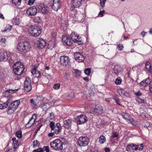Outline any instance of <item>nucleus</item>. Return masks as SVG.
<instances>
[{"mask_svg": "<svg viewBox=\"0 0 152 152\" xmlns=\"http://www.w3.org/2000/svg\"><path fill=\"white\" fill-rule=\"evenodd\" d=\"M49 126L51 132L48 134V136L49 137L55 136H56L55 134L57 135L61 131L62 127L59 123H57L55 125L54 122L51 121L50 123Z\"/></svg>", "mask_w": 152, "mask_h": 152, "instance_id": "f257e3e1", "label": "nucleus"}, {"mask_svg": "<svg viewBox=\"0 0 152 152\" xmlns=\"http://www.w3.org/2000/svg\"><path fill=\"white\" fill-rule=\"evenodd\" d=\"M30 48V45L27 42H21L19 43L17 46V49L19 51L22 52V54H25Z\"/></svg>", "mask_w": 152, "mask_h": 152, "instance_id": "f03ea898", "label": "nucleus"}, {"mask_svg": "<svg viewBox=\"0 0 152 152\" xmlns=\"http://www.w3.org/2000/svg\"><path fill=\"white\" fill-rule=\"evenodd\" d=\"M143 148L142 144L136 145L131 144L127 145L126 150L128 152H138Z\"/></svg>", "mask_w": 152, "mask_h": 152, "instance_id": "7ed1b4c3", "label": "nucleus"}, {"mask_svg": "<svg viewBox=\"0 0 152 152\" xmlns=\"http://www.w3.org/2000/svg\"><path fill=\"white\" fill-rule=\"evenodd\" d=\"M13 72L15 75H20L23 72L24 70V66L20 62L14 64L13 66Z\"/></svg>", "mask_w": 152, "mask_h": 152, "instance_id": "20e7f679", "label": "nucleus"}, {"mask_svg": "<svg viewBox=\"0 0 152 152\" xmlns=\"http://www.w3.org/2000/svg\"><path fill=\"white\" fill-rule=\"evenodd\" d=\"M63 144L62 142L59 139H56L50 143L51 149L56 151L62 150Z\"/></svg>", "mask_w": 152, "mask_h": 152, "instance_id": "39448f33", "label": "nucleus"}, {"mask_svg": "<svg viewBox=\"0 0 152 152\" xmlns=\"http://www.w3.org/2000/svg\"><path fill=\"white\" fill-rule=\"evenodd\" d=\"M20 103L19 100H16L12 102L8 106L7 111L8 113L11 114L13 113L18 107Z\"/></svg>", "mask_w": 152, "mask_h": 152, "instance_id": "423d86ee", "label": "nucleus"}, {"mask_svg": "<svg viewBox=\"0 0 152 152\" xmlns=\"http://www.w3.org/2000/svg\"><path fill=\"white\" fill-rule=\"evenodd\" d=\"M41 33L40 28L37 26H32L29 30V34L34 37L39 36Z\"/></svg>", "mask_w": 152, "mask_h": 152, "instance_id": "0eeeda50", "label": "nucleus"}, {"mask_svg": "<svg viewBox=\"0 0 152 152\" xmlns=\"http://www.w3.org/2000/svg\"><path fill=\"white\" fill-rule=\"evenodd\" d=\"M77 142L80 146L84 147L88 145L89 142V140L86 137H80L78 139Z\"/></svg>", "mask_w": 152, "mask_h": 152, "instance_id": "6e6552de", "label": "nucleus"}, {"mask_svg": "<svg viewBox=\"0 0 152 152\" xmlns=\"http://www.w3.org/2000/svg\"><path fill=\"white\" fill-rule=\"evenodd\" d=\"M71 37L73 42H78L79 45H81L83 43V42L77 33L72 32L71 34Z\"/></svg>", "mask_w": 152, "mask_h": 152, "instance_id": "1a4fd4ad", "label": "nucleus"}, {"mask_svg": "<svg viewBox=\"0 0 152 152\" xmlns=\"http://www.w3.org/2000/svg\"><path fill=\"white\" fill-rule=\"evenodd\" d=\"M75 120L78 124H83L87 121V118L85 115H81L77 116Z\"/></svg>", "mask_w": 152, "mask_h": 152, "instance_id": "9d476101", "label": "nucleus"}, {"mask_svg": "<svg viewBox=\"0 0 152 152\" xmlns=\"http://www.w3.org/2000/svg\"><path fill=\"white\" fill-rule=\"evenodd\" d=\"M73 15L74 17L77 18V21L79 22L83 21L84 18V14L81 13L79 11L74 10Z\"/></svg>", "mask_w": 152, "mask_h": 152, "instance_id": "9b49d317", "label": "nucleus"}, {"mask_svg": "<svg viewBox=\"0 0 152 152\" xmlns=\"http://www.w3.org/2000/svg\"><path fill=\"white\" fill-rule=\"evenodd\" d=\"M31 80L30 78L29 77H27L24 82V87L25 91L27 92H29L31 90Z\"/></svg>", "mask_w": 152, "mask_h": 152, "instance_id": "f8f14e48", "label": "nucleus"}, {"mask_svg": "<svg viewBox=\"0 0 152 152\" xmlns=\"http://www.w3.org/2000/svg\"><path fill=\"white\" fill-rule=\"evenodd\" d=\"M38 9V12L43 14L47 13L49 10V8L47 6L42 4L39 5Z\"/></svg>", "mask_w": 152, "mask_h": 152, "instance_id": "ddd939ff", "label": "nucleus"}, {"mask_svg": "<svg viewBox=\"0 0 152 152\" xmlns=\"http://www.w3.org/2000/svg\"><path fill=\"white\" fill-rule=\"evenodd\" d=\"M60 63L63 66H66L69 63V58L68 56H63L60 58Z\"/></svg>", "mask_w": 152, "mask_h": 152, "instance_id": "4468645a", "label": "nucleus"}, {"mask_svg": "<svg viewBox=\"0 0 152 152\" xmlns=\"http://www.w3.org/2000/svg\"><path fill=\"white\" fill-rule=\"evenodd\" d=\"M74 57L75 60L78 62H83L85 59V57L80 53L76 52L74 54Z\"/></svg>", "mask_w": 152, "mask_h": 152, "instance_id": "2eb2a0df", "label": "nucleus"}, {"mask_svg": "<svg viewBox=\"0 0 152 152\" xmlns=\"http://www.w3.org/2000/svg\"><path fill=\"white\" fill-rule=\"evenodd\" d=\"M52 0L53 4L52 6V7L54 10L57 11L61 7L60 0Z\"/></svg>", "mask_w": 152, "mask_h": 152, "instance_id": "dca6fc26", "label": "nucleus"}, {"mask_svg": "<svg viewBox=\"0 0 152 152\" xmlns=\"http://www.w3.org/2000/svg\"><path fill=\"white\" fill-rule=\"evenodd\" d=\"M37 10L35 7H32L28 8L26 11L27 14L30 16L35 15L37 12Z\"/></svg>", "mask_w": 152, "mask_h": 152, "instance_id": "f3484780", "label": "nucleus"}, {"mask_svg": "<svg viewBox=\"0 0 152 152\" xmlns=\"http://www.w3.org/2000/svg\"><path fill=\"white\" fill-rule=\"evenodd\" d=\"M55 35V33H53L51 35L53 36V37L52 38V39H54L55 37H54ZM52 39V41H50L48 43V48L49 49L51 50L53 49V48L55 47L56 43L54 42V40Z\"/></svg>", "mask_w": 152, "mask_h": 152, "instance_id": "a211bd4d", "label": "nucleus"}, {"mask_svg": "<svg viewBox=\"0 0 152 152\" xmlns=\"http://www.w3.org/2000/svg\"><path fill=\"white\" fill-rule=\"evenodd\" d=\"M8 57L7 53L3 51H0V61H6Z\"/></svg>", "mask_w": 152, "mask_h": 152, "instance_id": "6ab92c4d", "label": "nucleus"}, {"mask_svg": "<svg viewBox=\"0 0 152 152\" xmlns=\"http://www.w3.org/2000/svg\"><path fill=\"white\" fill-rule=\"evenodd\" d=\"M36 42L38 46L40 48H43L46 45L45 41L42 39H38Z\"/></svg>", "mask_w": 152, "mask_h": 152, "instance_id": "aec40b11", "label": "nucleus"}, {"mask_svg": "<svg viewBox=\"0 0 152 152\" xmlns=\"http://www.w3.org/2000/svg\"><path fill=\"white\" fill-rule=\"evenodd\" d=\"M62 40L68 46L71 45L72 43L69 37L67 36H63L62 38Z\"/></svg>", "mask_w": 152, "mask_h": 152, "instance_id": "412c9836", "label": "nucleus"}, {"mask_svg": "<svg viewBox=\"0 0 152 152\" xmlns=\"http://www.w3.org/2000/svg\"><path fill=\"white\" fill-rule=\"evenodd\" d=\"M121 115L123 118L128 122L132 123L133 121L132 118L130 117L129 115L126 113H121Z\"/></svg>", "mask_w": 152, "mask_h": 152, "instance_id": "4be33fe9", "label": "nucleus"}, {"mask_svg": "<svg viewBox=\"0 0 152 152\" xmlns=\"http://www.w3.org/2000/svg\"><path fill=\"white\" fill-rule=\"evenodd\" d=\"M81 3H84L82 0H72V5L74 7H79Z\"/></svg>", "mask_w": 152, "mask_h": 152, "instance_id": "5701e85b", "label": "nucleus"}, {"mask_svg": "<svg viewBox=\"0 0 152 152\" xmlns=\"http://www.w3.org/2000/svg\"><path fill=\"white\" fill-rule=\"evenodd\" d=\"M103 112V107L100 105H96V114H102Z\"/></svg>", "mask_w": 152, "mask_h": 152, "instance_id": "b1692460", "label": "nucleus"}, {"mask_svg": "<svg viewBox=\"0 0 152 152\" xmlns=\"http://www.w3.org/2000/svg\"><path fill=\"white\" fill-rule=\"evenodd\" d=\"M72 120L68 119L64 121V126L66 129H69L71 127Z\"/></svg>", "mask_w": 152, "mask_h": 152, "instance_id": "393cba45", "label": "nucleus"}, {"mask_svg": "<svg viewBox=\"0 0 152 152\" xmlns=\"http://www.w3.org/2000/svg\"><path fill=\"white\" fill-rule=\"evenodd\" d=\"M113 69L115 74L116 75H118V74L121 71L122 68L121 66L116 65L115 66Z\"/></svg>", "mask_w": 152, "mask_h": 152, "instance_id": "a878e982", "label": "nucleus"}, {"mask_svg": "<svg viewBox=\"0 0 152 152\" xmlns=\"http://www.w3.org/2000/svg\"><path fill=\"white\" fill-rule=\"evenodd\" d=\"M150 81V79L148 77L145 80L141 81L140 83V84L142 86H146L149 84Z\"/></svg>", "mask_w": 152, "mask_h": 152, "instance_id": "bb28decb", "label": "nucleus"}, {"mask_svg": "<svg viewBox=\"0 0 152 152\" xmlns=\"http://www.w3.org/2000/svg\"><path fill=\"white\" fill-rule=\"evenodd\" d=\"M146 69L150 73H152V66H151L149 61H148L145 63Z\"/></svg>", "mask_w": 152, "mask_h": 152, "instance_id": "cd10ccee", "label": "nucleus"}, {"mask_svg": "<svg viewBox=\"0 0 152 152\" xmlns=\"http://www.w3.org/2000/svg\"><path fill=\"white\" fill-rule=\"evenodd\" d=\"M30 102L33 109H36L37 108L38 106L37 103L33 99H31L30 100Z\"/></svg>", "mask_w": 152, "mask_h": 152, "instance_id": "c85d7f7f", "label": "nucleus"}, {"mask_svg": "<svg viewBox=\"0 0 152 152\" xmlns=\"http://www.w3.org/2000/svg\"><path fill=\"white\" fill-rule=\"evenodd\" d=\"M13 141L12 145H14V148L15 149L19 145V142L18 140H16V138L14 137L12 139Z\"/></svg>", "mask_w": 152, "mask_h": 152, "instance_id": "c756f323", "label": "nucleus"}, {"mask_svg": "<svg viewBox=\"0 0 152 152\" xmlns=\"http://www.w3.org/2000/svg\"><path fill=\"white\" fill-rule=\"evenodd\" d=\"M10 103V100L8 99L6 102L2 104H0V109H4L7 107L8 104Z\"/></svg>", "mask_w": 152, "mask_h": 152, "instance_id": "7c9ffc66", "label": "nucleus"}, {"mask_svg": "<svg viewBox=\"0 0 152 152\" xmlns=\"http://www.w3.org/2000/svg\"><path fill=\"white\" fill-rule=\"evenodd\" d=\"M85 74L88 76L90 75L91 72V69L90 67H88L85 69L84 70Z\"/></svg>", "mask_w": 152, "mask_h": 152, "instance_id": "2f4dec72", "label": "nucleus"}, {"mask_svg": "<svg viewBox=\"0 0 152 152\" xmlns=\"http://www.w3.org/2000/svg\"><path fill=\"white\" fill-rule=\"evenodd\" d=\"M21 2V0H12V3L14 4L15 5L17 6H19Z\"/></svg>", "mask_w": 152, "mask_h": 152, "instance_id": "473e14b6", "label": "nucleus"}, {"mask_svg": "<svg viewBox=\"0 0 152 152\" xmlns=\"http://www.w3.org/2000/svg\"><path fill=\"white\" fill-rule=\"evenodd\" d=\"M13 23L15 25H18L20 23V20L18 18H15L12 20Z\"/></svg>", "mask_w": 152, "mask_h": 152, "instance_id": "72a5a7b5", "label": "nucleus"}, {"mask_svg": "<svg viewBox=\"0 0 152 152\" xmlns=\"http://www.w3.org/2000/svg\"><path fill=\"white\" fill-rule=\"evenodd\" d=\"M34 116V115H33V116L29 120V121L28 122V123L26 125V126H27L28 124H30V126H29L28 127H31V126H32L34 124V122H35V119H34V120L31 123V121H32V119H33V117Z\"/></svg>", "mask_w": 152, "mask_h": 152, "instance_id": "f704fd0d", "label": "nucleus"}, {"mask_svg": "<svg viewBox=\"0 0 152 152\" xmlns=\"http://www.w3.org/2000/svg\"><path fill=\"white\" fill-rule=\"evenodd\" d=\"M99 141L100 143L103 144L105 142V138L103 135L101 136L99 138Z\"/></svg>", "mask_w": 152, "mask_h": 152, "instance_id": "c9c22d12", "label": "nucleus"}, {"mask_svg": "<svg viewBox=\"0 0 152 152\" xmlns=\"http://www.w3.org/2000/svg\"><path fill=\"white\" fill-rule=\"evenodd\" d=\"M39 142L37 140H35L34 141L33 144V148H35L38 147L39 145Z\"/></svg>", "mask_w": 152, "mask_h": 152, "instance_id": "e433bc0d", "label": "nucleus"}, {"mask_svg": "<svg viewBox=\"0 0 152 152\" xmlns=\"http://www.w3.org/2000/svg\"><path fill=\"white\" fill-rule=\"evenodd\" d=\"M81 74L80 71L77 69H75L74 75L75 76L77 77L79 76Z\"/></svg>", "mask_w": 152, "mask_h": 152, "instance_id": "4c0bfd02", "label": "nucleus"}, {"mask_svg": "<svg viewBox=\"0 0 152 152\" xmlns=\"http://www.w3.org/2000/svg\"><path fill=\"white\" fill-rule=\"evenodd\" d=\"M122 79L120 77H118L115 80V83L117 85L121 84L122 82Z\"/></svg>", "mask_w": 152, "mask_h": 152, "instance_id": "58836bf2", "label": "nucleus"}, {"mask_svg": "<svg viewBox=\"0 0 152 152\" xmlns=\"http://www.w3.org/2000/svg\"><path fill=\"white\" fill-rule=\"evenodd\" d=\"M12 29V26L10 25H7L5 28L3 30V32H5L6 31H9Z\"/></svg>", "mask_w": 152, "mask_h": 152, "instance_id": "ea45409f", "label": "nucleus"}, {"mask_svg": "<svg viewBox=\"0 0 152 152\" xmlns=\"http://www.w3.org/2000/svg\"><path fill=\"white\" fill-rule=\"evenodd\" d=\"M37 65H35L33 69L31 71V73L32 74H35L37 72Z\"/></svg>", "mask_w": 152, "mask_h": 152, "instance_id": "a19ab883", "label": "nucleus"}, {"mask_svg": "<svg viewBox=\"0 0 152 152\" xmlns=\"http://www.w3.org/2000/svg\"><path fill=\"white\" fill-rule=\"evenodd\" d=\"M16 136L18 138H20L22 137V132L21 131H18L16 133Z\"/></svg>", "mask_w": 152, "mask_h": 152, "instance_id": "79ce46f5", "label": "nucleus"}, {"mask_svg": "<svg viewBox=\"0 0 152 152\" xmlns=\"http://www.w3.org/2000/svg\"><path fill=\"white\" fill-rule=\"evenodd\" d=\"M136 101L139 103H141L143 102L144 101V100L143 99L140 98L139 97H137L136 99Z\"/></svg>", "mask_w": 152, "mask_h": 152, "instance_id": "37998d69", "label": "nucleus"}, {"mask_svg": "<svg viewBox=\"0 0 152 152\" xmlns=\"http://www.w3.org/2000/svg\"><path fill=\"white\" fill-rule=\"evenodd\" d=\"M117 48L118 50L121 51L123 49L124 46L122 45L119 44L118 45Z\"/></svg>", "mask_w": 152, "mask_h": 152, "instance_id": "c03bdc74", "label": "nucleus"}, {"mask_svg": "<svg viewBox=\"0 0 152 152\" xmlns=\"http://www.w3.org/2000/svg\"><path fill=\"white\" fill-rule=\"evenodd\" d=\"M118 134L117 132H113L112 133L111 138L113 139L114 138L117 137L118 136Z\"/></svg>", "mask_w": 152, "mask_h": 152, "instance_id": "a18cd8bd", "label": "nucleus"}, {"mask_svg": "<svg viewBox=\"0 0 152 152\" xmlns=\"http://www.w3.org/2000/svg\"><path fill=\"white\" fill-rule=\"evenodd\" d=\"M145 126L146 127L148 130L151 129L152 127L151 125L148 123H146L145 124Z\"/></svg>", "mask_w": 152, "mask_h": 152, "instance_id": "49530a36", "label": "nucleus"}, {"mask_svg": "<svg viewBox=\"0 0 152 152\" xmlns=\"http://www.w3.org/2000/svg\"><path fill=\"white\" fill-rule=\"evenodd\" d=\"M18 90V89L14 90L9 89L7 90L6 91L7 92H9L10 93H13L14 92H16Z\"/></svg>", "mask_w": 152, "mask_h": 152, "instance_id": "de8ad7c7", "label": "nucleus"}, {"mask_svg": "<svg viewBox=\"0 0 152 152\" xmlns=\"http://www.w3.org/2000/svg\"><path fill=\"white\" fill-rule=\"evenodd\" d=\"M100 3L101 7H104V4L106 1V0H100Z\"/></svg>", "mask_w": 152, "mask_h": 152, "instance_id": "09e8293b", "label": "nucleus"}, {"mask_svg": "<svg viewBox=\"0 0 152 152\" xmlns=\"http://www.w3.org/2000/svg\"><path fill=\"white\" fill-rule=\"evenodd\" d=\"M134 94L137 97H139V96H140L142 95V94L140 91H138L135 93Z\"/></svg>", "mask_w": 152, "mask_h": 152, "instance_id": "8fccbe9b", "label": "nucleus"}, {"mask_svg": "<svg viewBox=\"0 0 152 152\" xmlns=\"http://www.w3.org/2000/svg\"><path fill=\"white\" fill-rule=\"evenodd\" d=\"M34 20L35 22L38 23L40 21V18L39 17H36L34 18Z\"/></svg>", "mask_w": 152, "mask_h": 152, "instance_id": "3c124183", "label": "nucleus"}, {"mask_svg": "<svg viewBox=\"0 0 152 152\" xmlns=\"http://www.w3.org/2000/svg\"><path fill=\"white\" fill-rule=\"evenodd\" d=\"M104 12H105V11L104 10L102 11H100V12H99L98 16H99L100 17H103L104 15L103 14L104 13Z\"/></svg>", "mask_w": 152, "mask_h": 152, "instance_id": "603ef678", "label": "nucleus"}, {"mask_svg": "<svg viewBox=\"0 0 152 152\" xmlns=\"http://www.w3.org/2000/svg\"><path fill=\"white\" fill-rule=\"evenodd\" d=\"M60 86V84L59 83H56L54 85L53 88L55 89H58L59 88Z\"/></svg>", "mask_w": 152, "mask_h": 152, "instance_id": "864d4df0", "label": "nucleus"}, {"mask_svg": "<svg viewBox=\"0 0 152 152\" xmlns=\"http://www.w3.org/2000/svg\"><path fill=\"white\" fill-rule=\"evenodd\" d=\"M33 152H43V151L41 148H39L36 150H34Z\"/></svg>", "mask_w": 152, "mask_h": 152, "instance_id": "5fc2aeb1", "label": "nucleus"}, {"mask_svg": "<svg viewBox=\"0 0 152 152\" xmlns=\"http://www.w3.org/2000/svg\"><path fill=\"white\" fill-rule=\"evenodd\" d=\"M43 150L45 151L46 152H49V148L48 146H45L43 148Z\"/></svg>", "mask_w": 152, "mask_h": 152, "instance_id": "6e6d98bb", "label": "nucleus"}, {"mask_svg": "<svg viewBox=\"0 0 152 152\" xmlns=\"http://www.w3.org/2000/svg\"><path fill=\"white\" fill-rule=\"evenodd\" d=\"M35 0H29L28 2V4L30 5H31L33 4Z\"/></svg>", "mask_w": 152, "mask_h": 152, "instance_id": "4d7b16f0", "label": "nucleus"}, {"mask_svg": "<svg viewBox=\"0 0 152 152\" xmlns=\"http://www.w3.org/2000/svg\"><path fill=\"white\" fill-rule=\"evenodd\" d=\"M149 90L150 92L152 93V81L151 82L149 83Z\"/></svg>", "mask_w": 152, "mask_h": 152, "instance_id": "13d9d810", "label": "nucleus"}, {"mask_svg": "<svg viewBox=\"0 0 152 152\" xmlns=\"http://www.w3.org/2000/svg\"><path fill=\"white\" fill-rule=\"evenodd\" d=\"M40 72L39 71H37L36 74V76L37 77H39L40 75Z\"/></svg>", "mask_w": 152, "mask_h": 152, "instance_id": "bf43d9fd", "label": "nucleus"}, {"mask_svg": "<svg viewBox=\"0 0 152 152\" xmlns=\"http://www.w3.org/2000/svg\"><path fill=\"white\" fill-rule=\"evenodd\" d=\"M115 102L118 104L119 105H121L120 104V102L119 100L118 99H115Z\"/></svg>", "mask_w": 152, "mask_h": 152, "instance_id": "052dcab7", "label": "nucleus"}, {"mask_svg": "<svg viewBox=\"0 0 152 152\" xmlns=\"http://www.w3.org/2000/svg\"><path fill=\"white\" fill-rule=\"evenodd\" d=\"M90 112L91 113L94 114L95 113V108H94V109H91L90 110Z\"/></svg>", "mask_w": 152, "mask_h": 152, "instance_id": "680f3d73", "label": "nucleus"}, {"mask_svg": "<svg viewBox=\"0 0 152 152\" xmlns=\"http://www.w3.org/2000/svg\"><path fill=\"white\" fill-rule=\"evenodd\" d=\"M88 79H89L88 77H83V79L87 82L88 81H89Z\"/></svg>", "mask_w": 152, "mask_h": 152, "instance_id": "e2e57ef3", "label": "nucleus"}, {"mask_svg": "<svg viewBox=\"0 0 152 152\" xmlns=\"http://www.w3.org/2000/svg\"><path fill=\"white\" fill-rule=\"evenodd\" d=\"M50 115L51 119H52L54 117V114L52 113H50Z\"/></svg>", "mask_w": 152, "mask_h": 152, "instance_id": "0e129e2a", "label": "nucleus"}, {"mask_svg": "<svg viewBox=\"0 0 152 152\" xmlns=\"http://www.w3.org/2000/svg\"><path fill=\"white\" fill-rule=\"evenodd\" d=\"M146 32H145L144 31H142L141 33V35L143 37H144L145 35V34Z\"/></svg>", "mask_w": 152, "mask_h": 152, "instance_id": "69168bd1", "label": "nucleus"}, {"mask_svg": "<svg viewBox=\"0 0 152 152\" xmlns=\"http://www.w3.org/2000/svg\"><path fill=\"white\" fill-rule=\"evenodd\" d=\"M6 41V39L4 38H2L1 40V42L2 43H4Z\"/></svg>", "mask_w": 152, "mask_h": 152, "instance_id": "338daca9", "label": "nucleus"}, {"mask_svg": "<svg viewBox=\"0 0 152 152\" xmlns=\"http://www.w3.org/2000/svg\"><path fill=\"white\" fill-rule=\"evenodd\" d=\"M105 152H109L110 151V149L109 148H105Z\"/></svg>", "mask_w": 152, "mask_h": 152, "instance_id": "774afa93", "label": "nucleus"}]
</instances>
